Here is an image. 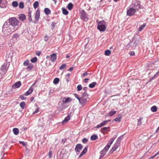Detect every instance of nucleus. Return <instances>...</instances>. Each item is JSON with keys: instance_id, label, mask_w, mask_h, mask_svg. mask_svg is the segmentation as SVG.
Returning <instances> with one entry per match:
<instances>
[{"instance_id": "obj_24", "label": "nucleus", "mask_w": 159, "mask_h": 159, "mask_svg": "<svg viewBox=\"0 0 159 159\" xmlns=\"http://www.w3.org/2000/svg\"><path fill=\"white\" fill-rule=\"evenodd\" d=\"M13 131L14 134L16 135H17L19 133V130L17 128H14L13 129Z\"/></svg>"}, {"instance_id": "obj_51", "label": "nucleus", "mask_w": 159, "mask_h": 159, "mask_svg": "<svg viewBox=\"0 0 159 159\" xmlns=\"http://www.w3.org/2000/svg\"><path fill=\"white\" fill-rule=\"evenodd\" d=\"M82 141L84 143H86L88 141V140L86 138H84L83 139Z\"/></svg>"}, {"instance_id": "obj_5", "label": "nucleus", "mask_w": 159, "mask_h": 159, "mask_svg": "<svg viewBox=\"0 0 159 159\" xmlns=\"http://www.w3.org/2000/svg\"><path fill=\"white\" fill-rule=\"evenodd\" d=\"M97 29L100 31H105L106 29V23L105 21L102 20L99 21L98 24Z\"/></svg>"}, {"instance_id": "obj_9", "label": "nucleus", "mask_w": 159, "mask_h": 159, "mask_svg": "<svg viewBox=\"0 0 159 159\" xmlns=\"http://www.w3.org/2000/svg\"><path fill=\"white\" fill-rule=\"evenodd\" d=\"M40 16V11L39 9H38L35 15L34 21L35 22L38 21L39 19Z\"/></svg>"}, {"instance_id": "obj_29", "label": "nucleus", "mask_w": 159, "mask_h": 159, "mask_svg": "<svg viewBox=\"0 0 159 159\" xmlns=\"http://www.w3.org/2000/svg\"><path fill=\"white\" fill-rule=\"evenodd\" d=\"M97 84L96 82H93L89 85V87L90 88H93Z\"/></svg>"}, {"instance_id": "obj_45", "label": "nucleus", "mask_w": 159, "mask_h": 159, "mask_svg": "<svg viewBox=\"0 0 159 159\" xmlns=\"http://www.w3.org/2000/svg\"><path fill=\"white\" fill-rule=\"evenodd\" d=\"M115 139L114 138H112L108 142V143H109L110 146H111V145L114 142V140H115Z\"/></svg>"}, {"instance_id": "obj_11", "label": "nucleus", "mask_w": 159, "mask_h": 159, "mask_svg": "<svg viewBox=\"0 0 159 159\" xmlns=\"http://www.w3.org/2000/svg\"><path fill=\"white\" fill-rule=\"evenodd\" d=\"M7 5V2L6 0H0V7L1 8L6 7Z\"/></svg>"}, {"instance_id": "obj_55", "label": "nucleus", "mask_w": 159, "mask_h": 159, "mask_svg": "<svg viewBox=\"0 0 159 159\" xmlns=\"http://www.w3.org/2000/svg\"><path fill=\"white\" fill-rule=\"evenodd\" d=\"M48 38H49L47 36H45L44 37V41L45 42L47 41L48 40Z\"/></svg>"}, {"instance_id": "obj_59", "label": "nucleus", "mask_w": 159, "mask_h": 159, "mask_svg": "<svg viewBox=\"0 0 159 159\" xmlns=\"http://www.w3.org/2000/svg\"><path fill=\"white\" fill-rule=\"evenodd\" d=\"M89 80V79H87V78H86V79H85L84 80V82L85 83H87L88 82V81Z\"/></svg>"}, {"instance_id": "obj_43", "label": "nucleus", "mask_w": 159, "mask_h": 159, "mask_svg": "<svg viewBox=\"0 0 159 159\" xmlns=\"http://www.w3.org/2000/svg\"><path fill=\"white\" fill-rule=\"evenodd\" d=\"M28 17H29V20L30 21H32V19L31 17V12L30 11H29L28 12Z\"/></svg>"}, {"instance_id": "obj_32", "label": "nucleus", "mask_w": 159, "mask_h": 159, "mask_svg": "<svg viewBox=\"0 0 159 159\" xmlns=\"http://www.w3.org/2000/svg\"><path fill=\"white\" fill-rule=\"evenodd\" d=\"M98 138L97 135H92L90 138V139L91 140H96Z\"/></svg>"}, {"instance_id": "obj_56", "label": "nucleus", "mask_w": 159, "mask_h": 159, "mask_svg": "<svg viewBox=\"0 0 159 159\" xmlns=\"http://www.w3.org/2000/svg\"><path fill=\"white\" fill-rule=\"evenodd\" d=\"M129 54L130 56H133L134 55L135 53L134 51H131L129 52Z\"/></svg>"}, {"instance_id": "obj_2", "label": "nucleus", "mask_w": 159, "mask_h": 159, "mask_svg": "<svg viewBox=\"0 0 159 159\" xmlns=\"http://www.w3.org/2000/svg\"><path fill=\"white\" fill-rule=\"evenodd\" d=\"M89 99V95L87 92H84L79 100V103L82 106H84L87 103Z\"/></svg>"}, {"instance_id": "obj_44", "label": "nucleus", "mask_w": 159, "mask_h": 159, "mask_svg": "<svg viewBox=\"0 0 159 159\" xmlns=\"http://www.w3.org/2000/svg\"><path fill=\"white\" fill-rule=\"evenodd\" d=\"M77 91H80L82 89V87L81 84H79L77 86Z\"/></svg>"}, {"instance_id": "obj_48", "label": "nucleus", "mask_w": 159, "mask_h": 159, "mask_svg": "<svg viewBox=\"0 0 159 159\" xmlns=\"http://www.w3.org/2000/svg\"><path fill=\"white\" fill-rule=\"evenodd\" d=\"M24 4L23 2H21L19 4V7L20 8L22 9L24 8Z\"/></svg>"}, {"instance_id": "obj_18", "label": "nucleus", "mask_w": 159, "mask_h": 159, "mask_svg": "<svg viewBox=\"0 0 159 159\" xmlns=\"http://www.w3.org/2000/svg\"><path fill=\"white\" fill-rule=\"evenodd\" d=\"M70 116L68 115L65 118L64 120L61 123L63 125L67 123L70 119Z\"/></svg>"}, {"instance_id": "obj_38", "label": "nucleus", "mask_w": 159, "mask_h": 159, "mask_svg": "<svg viewBox=\"0 0 159 159\" xmlns=\"http://www.w3.org/2000/svg\"><path fill=\"white\" fill-rule=\"evenodd\" d=\"M143 120V117H140L138 120V125H141L142 124V122Z\"/></svg>"}, {"instance_id": "obj_57", "label": "nucleus", "mask_w": 159, "mask_h": 159, "mask_svg": "<svg viewBox=\"0 0 159 159\" xmlns=\"http://www.w3.org/2000/svg\"><path fill=\"white\" fill-rule=\"evenodd\" d=\"M52 155V152L49 151L48 152V156L50 157H51Z\"/></svg>"}, {"instance_id": "obj_19", "label": "nucleus", "mask_w": 159, "mask_h": 159, "mask_svg": "<svg viewBox=\"0 0 159 159\" xmlns=\"http://www.w3.org/2000/svg\"><path fill=\"white\" fill-rule=\"evenodd\" d=\"M124 134L118 137L116 143H117L118 144L120 145L121 141L122 140Z\"/></svg>"}, {"instance_id": "obj_22", "label": "nucleus", "mask_w": 159, "mask_h": 159, "mask_svg": "<svg viewBox=\"0 0 159 159\" xmlns=\"http://www.w3.org/2000/svg\"><path fill=\"white\" fill-rule=\"evenodd\" d=\"M101 130L102 132L105 131H110V128L109 127H104L102 128Z\"/></svg>"}, {"instance_id": "obj_39", "label": "nucleus", "mask_w": 159, "mask_h": 159, "mask_svg": "<svg viewBox=\"0 0 159 159\" xmlns=\"http://www.w3.org/2000/svg\"><path fill=\"white\" fill-rule=\"evenodd\" d=\"M66 67V65L65 64H63L62 65L59 67V69L62 70L64 69Z\"/></svg>"}, {"instance_id": "obj_8", "label": "nucleus", "mask_w": 159, "mask_h": 159, "mask_svg": "<svg viewBox=\"0 0 159 159\" xmlns=\"http://www.w3.org/2000/svg\"><path fill=\"white\" fill-rule=\"evenodd\" d=\"M80 13L81 19L85 21H87L88 20V18L87 16L88 15L86 13V12L84 10H82Z\"/></svg>"}, {"instance_id": "obj_37", "label": "nucleus", "mask_w": 159, "mask_h": 159, "mask_svg": "<svg viewBox=\"0 0 159 159\" xmlns=\"http://www.w3.org/2000/svg\"><path fill=\"white\" fill-rule=\"evenodd\" d=\"M110 146L109 143H108L107 145L104 147L103 148V150L106 151V152H107L108 150L109 149L110 147Z\"/></svg>"}, {"instance_id": "obj_12", "label": "nucleus", "mask_w": 159, "mask_h": 159, "mask_svg": "<svg viewBox=\"0 0 159 159\" xmlns=\"http://www.w3.org/2000/svg\"><path fill=\"white\" fill-rule=\"evenodd\" d=\"M82 148L83 146L81 144H78L76 146L75 148V151L79 152L82 149Z\"/></svg>"}, {"instance_id": "obj_35", "label": "nucleus", "mask_w": 159, "mask_h": 159, "mask_svg": "<svg viewBox=\"0 0 159 159\" xmlns=\"http://www.w3.org/2000/svg\"><path fill=\"white\" fill-rule=\"evenodd\" d=\"M60 80L59 78H55L53 80V83L54 84H57L59 82Z\"/></svg>"}, {"instance_id": "obj_61", "label": "nucleus", "mask_w": 159, "mask_h": 159, "mask_svg": "<svg viewBox=\"0 0 159 159\" xmlns=\"http://www.w3.org/2000/svg\"><path fill=\"white\" fill-rule=\"evenodd\" d=\"M70 76V73L67 74L65 76V77H68L69 78Z\"/></svg>"}, {"instance_id": "obj_63", "label": "nucleus", "mask_w": 159, "mask_h": 159, "mask_svg": "<svg viewBox=\"0 0 159 159\" xmlns=\"http://www.w3.org/2000/svg\"><path fill=\"white\" fill-rule=\"evenodd\" d=\"M56 24V23H55V22H52V26L54 27V26Z\"/></svg>"}, {"instance_id": "obj_28", "label": "nucleus", "mask_w": 159, "mask_h": 159, "mask_svg": "<svg viewBox=\"0 0 159 159\" xmlns=\"http://www.w3.org/2000/svg\"><path fill=\"white\" fill-rule=\"evenodd\" d=\"M121 116V114H119L118 115V117H116L114 120L115 121L117 122H120V121Z\"/></svg>"}, {"instance_id": "obj_47", "label": "nucleus", "mask_w": 159, "mask_h": 159, "mask_svg": "<svg viewBox=\"0 0 159 159\" xmlns=\"http://www.w3.org/2000/svg\"><path fill=\"white\" fill-rule=\"evenodd\" d=\"M6 68L7 67L6 65H3L1 68V70L3 71H5L6 70Z\"/></svg>"}, {"instance_id": "obj_27", "label": "nucleus", "mask_w": 159, "mask_h": 159, "mask_svg": "<svg viewBox=\"0 0 159 159\" xmlns=\"http://www.w3.org/2000/svg\"><path fill=\"white\" fill-rule=\"evenodd\" d=\"M146 25L145 23L143 24V25H141L140 26V27L139 29V31H142L143 29L145 27H146Z\"/></svg>"}, {"instance_id": "obj_4", "label": "nucleus", "mask_w": 159, "mask_h": 159, "mask_svg": "<svg viewBox=\"0 0 159 159\" xmlns=\"http://www.w3.org/2000/svg\"><path fill=\"white\" fill-rule=\"evenodd\" d=\"M20 35L18 34L15 33L12 35L11 39L8 43V45L10 47L13 46L14 44L17 41L18 39L19 38Z\"/></svg>"}, {"instance_id": "obj_53", "label": "nucleus", "mask_w": 159, "mask_h": 159, "mask_svg": "<svg viewBox=\"0 0 159 159\" xmlns=\"http://www.w3.org/2000/svg\"><path fill=\"white\" fill-rule=\"evenodd\" d=\"M20 98L22 100H25L26 98L23 95H20Z\"/></svg>"}, {"instance_id": "obj_34", "label": "nucleus", "mask_w": 159, "mask_h": 159, "mask_svg": "<svg viewBox=\"0 0 159 159\" xmlns=\"http://www.w3.org/2000/svg\"><path fill=\"white\" fill-rule=\"evenodd\" d=\"M33 68V65L32 64H30L29 65L27 68V70L28 71H30L31 70H32Z\"/></svg>"}, {"instance_id": "obj_60", "label": "nucleus", "mask_w": 159, "mask_h": 159, "mask_svg": "<svg viewBox=\"0 0 159 159\" xmlns=\"http://www.w3.org/2000/svg\"><path fill=\"white\" fill-rule=\"evenodd\" d=\"M87 74H87V72L84 73H83L82 75L83 76L85 77L87 75Z\"/></svg>"}, {"instance_id": "obj_14", "label": "nucleus", "mask_w": 159, "mask_h": 159, "mask_svg": "<svg viewBox=\"0 0 159 159\" xmlns=\"http://www.w3.org/2000/svg\"><path fill=\"white\" fill-rule=\"evenodd\" d=\"M21 85L20 81H18L14 83L12 86V87L15 88H18L20 87Z\"/></svg>"}, {"instance_id": "obj_30", "label": "nucleus", "mask_w": 159, "mask_h": 159, "mask_svg": "<svg viewBox=\"0 0 159 159\" xmlns=\"http://www.w3.org/2000/svg\"><path fill=\"white\" fill-rule=\"evenodd\" d=\"M116 113V111H111L109 112L107 114L108 116H112Z\"/></svg>"}, {"instance_id": "obj_46", "label": "nucleus", "mask_w": 159, "mask_h": 159, "mask_svg": "<svg viewBox=\"0 0 159 159\" xmlns=\"http://www.w3.org/2000/svg\"><path fill=\"white\" fill-rule=\"evenodd\" d=\"M37 59L36 57H35L31 60V61L32 62L34 63L37 61Z\"/></svg>"}, {"instance_id": "obj_31", "label": "nucleus", "mask_w": 159, "mask_h": 159, "mask_svg": "<svg viewBox=\"0 0 159 159\" xmlns=\"http://www.w3.org/2000/svg\"><path fill=\"white\" fill-rule=\"evenodd\" d=\"M111 51L109 50H106L104 52V54L107 56H109L111 54Z\"/></svg>"}, {"instance_id": "obj_50", "label": "nucleus", "mask_w": 159, "mask_h": 159, "mask_svg": "<svg viewBox=\"0 0 159 159\" xmlns=\"http://www.w3.org/2000/svg\"><path fill=\"white\" fill-rule=\"evenodd\" d=\"M74 95L75 96V97L79 100L80 97H79L78 95L76 94V93H75L74 94Z\"/></svg>"}, {"instance_id": "obj_23", "label": "nucleus", "mask_w": 159, "mask_h": 159, "mask_svg": "<svg viewBox=\"0 0 159 159\" xmlns=\"http://www.w3.org/2000/svg\"><path fill=\"white\" fill-rule=\"evenodd\" d=\"M44 12L47 15H48L51 13L50 10L47 8H46L44 9Z\"/></svg>"}, {"instance_id": "obj_52", "label": "nucleus", "mask_w": 159, "mask_h": 159, "mask_svg": "<svg viewBox=\"0 0 159 159\" xmlns=\"http://www.w3.org/2000/svg\"><path fill=\"white\" fill-rule=\"evenodd\" d=\"M39 108H37L36 110L34 111L33 113V114H35V113H37L39 111Z\"/></svg>"}, {"instance_id": "obj_3", "label": "nucleus", "mask_w": 159, "mask_h": 159, "mask_svg": "<svg viewBox=\"0 0 159 159\" xmlns=\"http://www.w3.org/2000/svg\"><path fill=\"white\" fill-rule=\"evenodd\" d=\"M2 31L4 34L6 35H8L11 34V32H13L14 31V30L10 29L9 25H8V23L6 22L3 25L2 27Z\"/></svg>"}, {"instance_id": "obj_49", "label": "nucleus", "mask_w": 159, "mask_h": 159, "mask_svg": "<svg viewBox=\"0 0 159 159\" xmlns=\"http://www.w3.org/2000/svg\"><path fill=\"white\" fill-rule=\"evenodd\" d=\"M29 63V61L28 60H26L23 63V65L24 66H26L28 65Z\"/></svg>"}, {"instance_id": "obj_54", "label": "nucleus", "mask_w": 159, "mask_h": 159, "mask_svg": "<svg viewBox=\"0 0 159 159\" xmlns=\"http://www.w3.org/2000/svg\"><path fill=\"white\" fill-rule=\"evenodd\" d=\"M19 143H20L22 144L24 146H25L26 145V143L24 141H20Z\"/></svg>"}, {"instance_id": "obj_21", "label": "nucleus", "mask_w": 159, "mask_h": 159, "mask_svg": "<svg viewBox=\"0 0 159 159\" xmlns=\"http://www.w3.org/2000/svg\"><path fill=\"white\" fill-rule=\"evenodd\" d=\"M107 152H106V151L104 150L103 149L100 152V158L103 157Z\"/></svg>"}, {"instance_id": "obj_33", "label": "nucleus", "mask_w": 159, "mask_h": 159, "mask_svg": "<svg viewBox=\"0 0 159 159\" xmlns=\"http://www.w3.org/2000/svg\"><path fill=\"white\" fill-rule=\"evenodd\" d=\"M62 12L63 14L65 15H67L68 14V11L64 8H62Z\"/></svg>"}, {"instance_id": "obj_26", "label": "nucleus", "mask_w": 159, "mask_h": 159, "mask_svg": "<svg viewBox=\"0 0 159 159\" xmlns=\"http://www.w3.org/2000/svg\"><path fill=\"white\" fill-rule=\"evenodd\" d=\"M19 19L20 20L23 21L25 19L26 16L24 14H21L19 17Z\"/></svg>"}, {"instance_id": "obj_16", "label": "nucleus", "mask_w": 159, "mask_h": 159, "mask_svg": "<svg viewBox=\"0 0 159 159\" xmlns=\"http://www.w3.org/2000/svg\"><path fill=\"white\" fill-rule=\"evenodd\" d=\"M107 123V120H105L103 121L99 125H97L96 127V128H99L100 127H101L105 125Z\"/></svg>"}, {"instance_id": "obj_15", "label": "nucleus", "mask_w": 159, "mask_h": 159, "mask_svg": "<svg viewBox=\"0 0 159 159\" xmlns=\"http://www.w3.org/2000/svg\"><path fill=\"white\" fill-rule=\"evenodd\" d=\"M57 56L56 54L53 53L51 55L50 60L52 62H53L56 60Z\"/></svg>"}, {"instance_id": "obj_10", "label": "nucleus", "mask_w": 159, "mask_h": 159, "mask_svg": "<svg viewBox=\"0 0 159 159\" xmlns=\"http://www.w3.org/2000/svg\"><path fill=\"white\" fill-rule=\"evenodd\" d=\"M35 83H34L32 84V85L30 87V88H29V89L28 91H27L24 94L26 96L29 95H30V94H31L32 93L33 89H34V88L33 87V86L35 84Z\"/></svg>"}, {"instance_id": "obj_42", "label": "nucleus", "mask_w": 159, "mask_h": 159, "mask_svg": "<svg viewBox=\"0 0 159 159\" xmlns=\"http://www.w3.org/2000/svg\"><path fill=\"white\" fill-rule=\"evenodd\" d=\"M12 4L13 7H16L18 5V3L16 1H13L12 2Z\"/></svg>"}, {"instance_id": "obj_7", "label": "nucleus", "mask_w": 159, "mask_h": 159, "mask_svg": "<svg viewBox=\"0 0 159 159\" xmlns=\"http://www.w3.org/2000/svg\"><path fill=\"white\" fill-rule=\"evenodd\" d=\"M129 6L134 8L136 11H138L139 9L141 8V5L137 2L131 4Z\"/></svg>"}, {"instance_id": "obj_6", "label": "nucleus", "mask_w": 159, "mask_h": 159, "mask_svg": "<svg viewBox=\"0 0 159 159\" xmlns=\"http://www.w3.org/2000/svg\"><path fill=\"white\" fill-rule=\"evenodd\" d=\"M136 11L134 8L129 6L127 9V15L129 16H132L135 14Z\"/></svg>"}, {"instance_id": "obj_41", "label": "nucleus", "mask_w": 159, "mask_h": 159, "mask_svg": "<svg viewBox=\"0 0 159 159\" xmlns=\"http://www.w3.org/2000/svg\"><path fill=\"white\" fill-rule=\"evenodd\" d=\"M25 105V104L24 102H22L20 103V106L22 109H24Z\"/></svg>"}, {"instance_id": "obj_58", "label": "nucleus", "mask_w": 159, "mask_h": 159, "mask_svg": "<svg viewBox=\"0 0 159 159\" xmlns=\"http://www.w3.org/2000/svg\"><path fill=\"white\" fill-rule=\"evenodd\" d=\"M41 54V52H40L38 51L36 52V54L39 56Z\"/></svg>"}, {"instance_id": "obj_13", "label": "nucleus", "mask_w": 159, "mask_h": 159, "mask_svg": "<svg viewBox=\"0 0 159 159\" xmlns=\"http://www.w3.org/2000/svg\"><path fill=\"white\" fill-rule=\"evenodd\" d=\"M120 145L118 144L117 143H116L112 148V149L110 150V152L111 153L113 152L114 151L116 150L117 148Z\"/></svg>"}, {"instance_id": "obj_1", "label": "nucleus", "mask_w": 159, "mask_h": 159, "mask_svg": "<svg viewBox=\"0 0 159 159\" xmlns=\"http://www.w3.org/2000/svg\"><path fill=\"white\" fill-rule=\"evenodd\" d=\"M18 22L19 21L14 17L10 18L8 24L10 29L14 31L17 30L19 28Z\"/></svg>"}, {"instance_id": "obj_25", "label": "nucleus", "mask_w": 159, "mask_h": 159, "mask_svg": "<svg viewBox=\"0 0 159 159\" xmlns=\"http://www.w3.org/2000/svg\"><path fill=\"white\" fill-rule=\"evenodd\" d=\"M66 7L69 10H71L73 7V4L71 2H70L68 4Z\"/></svg>"}, {"instance_id": "obj_62", "label": "nucleus", "mask_w": 159, "mask_h": 159, "mask_svg": "<svg viewBox=\"0 0 159 159\" xmlns=\"http://www.w3.org/2000/svg\"><path fill=\"white\" fill-rule=\"evenodd\" d=\"M73 67H70L69 68L68 70L69 71H71L73 70Z\"/></svg>"}, {"instance_id": "obj_40", "label": "nucleus", "mask_w": 159, "mask_h": 159, "mask_svg": "<svg viewBox=\"0 0 159 159\" xmlns=\"http://www.w3.org/2000/svg\"><path fill=\"white\" fill-rule=\"evenodd\" d=\"M39 6V2L38 1H36L34 2L33 4V7L34 8L36 9Z\"/></svg>"}, {"instance_id": "obj_17", "label": "nucleus", "mask_w": 159, "mask_h": 159, "mask_svg": "<svg viewBox=\"0 0 159 159\" xmlns=\"http://www.w3.org/2000/svg\"><path fill=\"white\" fill-rule=\"evenodd\" d=\"M88 149V147L86 146L85 147V148L82 151L81 153L80 154L79 157H82L83 155H84L87 151Z\"/></svg>"}, {"instance_id": "obj_36", "label": "nucleus", "mask_w": 159, "mask_h": 159, "mask_svg": "<svg viewBox=\"0 0 159 159\" xmlns=\"http://www.w3.org/2000/svg\"><path fill=\"white\" fill-rule=\"evenodd\" d=\"M151 110L152 112H155L157 111V108L156 106H153L151 108Z\"/></svg>"}, {"instance_id": "obj_20", "label": "nucleus", "mask_w": 159, "mask_h": 159, "mask_svg": "<svg viewBox=\"0 0 159 159\" xmlns=\"http://www.w3.org/2000/svg\"><path fill=\"white\" fill-rule=\"evenodd\" d=\"M71 101L72 99L70 98H64L63 100V102L65 103H66L68 102H70Z\"/></svg>"}, {"instance_id": "obj_64", "label": "nucleus", "mask_w": 159, "mask_h": 159, "mask_svg": "<svg viewBox=\"0 0 159 159\" xmlns=\"http://www.w3.org/2000/svg\"><path fill=\"white\" fill-rule=\"evenodd\" d=\"M135 42L136 43V45L138 44L139 43V41L138 40H136L135 41Z\"/></svg>"}]
</instances>
